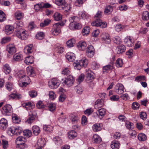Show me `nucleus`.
<instances>
[{
  "label": "nucleus",
  "mask_w": 149,
  "mask_h": 149,
  "mask_svg": "<svg viewBox=\"0 0 149 149\" xmlns=\"http://www.w3.org/2000/svg\"><path fill=\"white\" fill-rule=\"evenodd\" d=\"M111 146L112 149H118L120 147V143L117 141H113L111 142Z\"/></svg>",
  "instance_id": "obj_22"
},
{
  "label": "nucleus",
  "mask_w": 149,
  "mask_h": 149,
  "mask_svg": "<svg viewBox=\"0 0 149 149\" xmlns=\"http://www.w3.org/2000/svg\"><path fill=\"white\" fill-rule=\"evenodd\" d=\"M49 98L52 100H54L56 97V94L53 91H50L49 92Z\"/></svg>",
  "instance_id": "obj_60"
},
{
  "label": "nucleus",
  "mask_w": 149,
  "mask_h": 149,
  "mask_svg": "<svg viewBox=\"0 0 149 149\" xmlns=\"http://www.w3.org/2000/svg\"><path fill=\"white\" fill-rule=\"evenodd\" d=\"M104 105V101L102 99H98L95 102L94 107L96 109H98Z\"/></svg>",
  "instance_id": "obj_15"
},
{
  "label": "nucleus",
  "mask_w": 149,
  "mask_h": 149,
  "mask_svg": "<svg viewBox=\"0 0 149 149\" xmlns=\"http://www.w3.org/2000/svg\"><path fill=\"white\" fill-rule=\"evenodd\" d=\"M54 141L55 143L58 145H61L62 143V140L59 137H56L54 138Z\"/></svg>",
  "instance_id": "obj_47"
},
{
  "label": "nucleus",
  "mask_w": 149,
  "mask_h": 149,
  "mask_svg": "<svg viewBox=\"0 0 149 149\" xmlns=\"http://www.w3.org/2000/svg\"><path fill=\"white\" fill-rule=\"evenodd\" d=\"M3 72L6 74H9L11 71V68L8 64L4 65L3 66Z\"/></svg>",
  "instance_id": "obj_24"
},
{
  "label": "nucleus",
  "mask_w": 149,
  "mask_h": 149,
  "mask_svg": "<svg viewBox=\"0 0 149 149\" xmlns=\"http://www.w3.org/2000/svg\"><path fill=\"white\" fill-rule=\"evenodd\" d=\"M16 76L22 81L28 82V83L30 81V79L28 76L26 75L24 70H21L17 72Z\"/></svg>",
  "instance_id": "obj_2"
},
{
  "label": "nucleus",
  "mask_w": 149,
  "mask_h": 149,
  "mask_svg": "<svg viewBox=\"0 0 149 149\" xmlns=\"http://www.w3.org/2000/svg\"><path fill=\"white\" fill-rule=\"evenodd\" d=\"M93 26L100 27L101 28H105L107 26V24L105 22H102L101 20H95L91 23Z\"/></svg>",
  "instance_id": "obj_6"
},
{
  "label": "nucleus",
  "mask_w": 149,
  "mask_h": 149,
  "mask_svg": "<svg viewBox=\"0 0 149 149\" xmlns=\"http://www.w3.org/2000/svg\"><path fill=\"white\" fill-rule=\"evenodd\" d=\"M110 100L112 101H116L119 99V96L117 95H112L110 97Z\"/></svg>",
  "instance_id": "obj_61"
},
{
  "label": "nucleus",
  "mask_w": 149,
  "mask_h": 149,
  "mask_svg": "<svg viewBox=\"0 0 149 149\" xmlns=\"http://www.w3.org/2000/svg\"><path fill=\"white\" fill-rule=\"evenodd\" d=\"M124 42L126 46L130 47L134 45V40L132 37L127 36L124 39Z\"/></svg>",
  "instance_id": "obj_9"
},
{
  "label": "nucleus",
  "mask_w": 149,
  "mask_h": 149,
  "mask_svg": "<svg viewBox=\"0 0 149 149\" xmlns=\"http://www.w3.org/2000/svg\"><path fill=\"white\" fill-rule=\"evenodd\" d=\"M12 109V107L10 105L7 104L3 107L1 111L3 115H6L8 113L11 111Z\"/></svg>",
  "instance_id": "obj_11"
},
{
  "label": "nucleus",
  "mask_w": 149,
  "mask_h": 149,
  "mask_svg": "<svg viewBox=\"0 0 149 149\" xmlns=\"http://www.w3.org/2000/svg\"><path fill=\"white\" fill-rule=\"evenodd\" d=\"M113 10L112 7L110 5H109L106 6L104 12L105 14L109 15L110 14L112 13Z\"/></svg>",
  "instance_id": "obj_30"
},
{
  "label": "nucleus",
  "mask_w": 149,
  "mask_h": 149,
  "mask_svg": "<svg viewBox=\"0 0 149 149\" xmlns=\"http://www.w3.org/2000/svg\"><path fill=\"white\" fill-rule=\"evenodd\" d=\"M125 50V46L124 45H121L117 47L116 50L117 54H120L124 52Z\"/></svg>",
  "instance_id": "obj_26"
},
{
  "label": "nucleus",
  "mask_w": 149,
  "mask_h": 149,
  "mask_svg": "<svg viewBox=\"0 0 149 149\" xmlns=\"http://www.w3.org/2000/svg\"><path fill=\"white\" fill-rule=\"evenodd\" d=\"M115 64L117 68L122 67L123 64L122 59L120 58H118L116 60Z\"/></svg>",
  "instance_id": "obj_34"
},
{
  "label": "nucleus",
  "mask_w": 149,
  "mask_h": 149,
  "mask_svg": "<svg viewBox=\"0 0 149 149\" xmlns=\"http://www.w3.org/2000/svg\"><path fill=\"white\" fill-rule=\"evenodd\" d=\"M22 106L23 107H25L27 110L32 109L33 107V104L30 102L23 103Z\"/></svg>",
  "instance_id": "obj_25"
},
{
  "label": "nucleus",
  "mask_w": 149,
  "mask_h": 149,
  "mask_svg": "<svg viewBox=\"0 0 149 149\" xmlns=\"http://www.w3.org/2000/svg\"><path fill=\"white\" fill-rule=\"evenodd\" d=\"M51 20L48 19H45L44 21L40 24V26L41 27H44L48 25L51 22Z\"/></svg>",
  "instance_id": "obj_49"
},
{
  "label": "nucleus",
  "mask_w": 149,
  "mask_h": 149,
  "mask_svg": "<svg viewBox=\"0 0 149 149\" xmlns=\"http://www.w3.org/2000/svg\"><path fill=\"white\" fill-rule=\"evenodd\" d=\"M29 96L32 98L36 97L37 95V92L34 90L29 91Z\"/></svg>",
  "instance_id": "obj_63"
},
{
  "label": "nucleus",
  "mask_w": 149,
  "mask_h": 149,
  "mask_svg": "<svg viewBox=\"0 0 149 149\" xmlns=\"http://www.w3.org/2000/svg\"><path fill=\"white\" fill-rule=\"evenodd\" d=\"M6 18L5 13L2 11L0 10V22H2L5 21Z\"/></svg>",
  "instance_id": "obj_42"
},
{
  "label": "nucleus",
  "mask_w": 149,
  "mask_h": 149,
  "mask_svg": "<svg viewBox=\"0 0 149 149\" xmlns=\"http://www.w3.org/2000/svg\"><path fill=\"white\" fill-rule=\"evenodd\" d=\"M34 62V58L32 56H28L25 58L24 63L27 65L32 64Z\"/></svg>",
  "instance_id": "obj_23"
},
{
  "label": "nucleus",
  "mask_w": 149,
  "mask_h": 149,
  "mask_svg": "<svg viewBox=\"0 0 149 149\" xmlns=\"http://www.w3.org/2000/svg\"><path fill=\"white\" fill-rule=\"evenodd\" d=\"M14 30V27L11 25H6L5 27V33L6 35H9L12 33Z\"/></svg>",
  "instance_id": "obj_18"
},
{
  "label": "nucleus",
  "mask_w": 149,
  "mask_h": 149,
  "mask_svg": "<svg viewBox=\"0 0 149 149\" xmlns=\"http://www.w3.org/2000/svg\"><path fill=\"white\" fill-rule=\"evenodd\" d=\"M44 37V34L43 32H39L36 35L37 39L39 40L42 39Z\"/></svg>",
  "instance_id": "obj_50"
},
{
  "label": "nucleus",
  "mask_w": 149,
  "mask_h": 149,
  "mask_svg": "<svg viewBox=\"0 0 149 149\" xmlns=\"http://www.w3.org/2000/svg\"><path fill=\"white\" fill-rule=\"evenodd\" d=\"M54 17L55 20L59 21L62 19V15L59 13H55L54 15Z\"/></svg>",
  "instance_id": "obj_38"
},
{
  "label": "nucleus",
  "mask_w": 149,
  "mask_h": 149,
  "mask_svg": "<svg viewBox=\"0 0 149 149\" xmlns=\"http://www.w3.org/2000/svg\"><path fill=\"white\" fill-rule=\"evenodd\" d=\"M74 82V79L73 76L71 75L68 76L64 80L63 83L68 87L72 85Z\"/></svg>",
  "instance_id": "obj_10"
},
{
  "label": "nucleus",
  "mask_w": 149,
  "mask_h": 149,
  "mask_svg": "<svg viewBox=\"0 0 149 149\" xmlns=\"http://www.w3.org/2000/svg\"><path fill=\"white\" fill-rule=\"evenodd\" d=\"M43 128L45 130L49 132L52 131L53 127L49 125H45Z\"/></svg>",
  "instance_id": "obj_53"
},
{
  "label": "nucleus",
  "mask_w": 149,
  "mask_h": 149,
  "mask_svg": "<svg viewBox=\"0 0 149 149\" xmlns=\"http://www.w3.org/2000/svg\"><path fill=\"white\" fill-rule=\"evenodd\" d=\"M113 40L115 43L117 45L120 44L122 42L121 39L118 36H115L113 38Z\"/></svg>",
  "instance_id": "obj_44"
},
{
  "label": "nucleus",
  "mask_w": 149,
  "mask_h": 149,
  "mask_svg": "<svg viewBox=\"0 0 149 149\" xmlns=\"http://www.w3.org/2000/svg\"><path fill=\"white\" fill-rule=\"evenodd\" d=\"M75 43V40L73 38L69 40L66 42L67 46L69 47H73Z\"/></svg>",
  "instance_id": "obj_35"
},
{
  "label": "nucleus",
  "mask_w": 149,
  "mask_h": 149,
  "mask_svg": "<svg viewBox=\"0 0 149 149\" xmlns=\"http://www.w3.org/2000/svg\"><path fill=\"white\" fill-rule=\"evenodd\" d=\"M35 119V116L33 115L29 114V117L28 119L26 121V122L28 124H31L32 123L33 121Z\"/></svg>",
  "instance_id": "obj_45"
},
{
  "label": "nucleus",
  "mask_w": 149,
  "mask_h": 149,
  "mask_svg": "<svg viewBox=\"0 0 149 149\" xmlns=\"http://www.w3.org/2000/svg\"><path fill=\"white\" fill-rule=\"evenodd\" d=\"M73 65L75 69L79 70L81 68V66L84 65V60H81L79 61V62L77 63L74 62Z\"/></svg>",
  "instance_id": "obj_19"
},
{
  "label": "nucleus",
  "mask_w": 149,
  "mask_h": 149,
  "mask_svg": "<svg viewBox=\"0 0 149 149\" xmlns=\"http://www.w3.org/2000/svg\"><path fill=\"white\" fill-rule=\"evenodd\" d=\"M68 138L71 139H74L77 137V133L73 130L70 131L68 132Z\"/></svg>",
  "instance_id": "obj_28"
},
{
  "label": "nucleus",
  "mask_w": 149,
  "mask_h": 149,
  "mask_svg": "<svg viewBox=\"0 0 149 149\" xmlns=\"http://www.w3.org/2000/svg\"><path fill=\"white\" fill-rule=\"evenodd\" d=\"M11 40V38L9 37H5L2 38L1 42L2 44L6 43L9 42Z\"/></svg>",
  "instance_id": "obj_41"
},
{
  "label": "nucleus",
  "mask_w": 149,
  "mask_h": 149,
  "mask_svg": "<svg viewBox=\"0 0 149 149\" xmlns=\"http://www.w3.org/2000/svg\"><path fill=\"white\" fill-rule=\"evenodd\" d=\"M124 88L122 84L118 83L114 87L115 91L118 94L120 95L124 92Z\"/></svg>",
  "instance_id": "obj_8"
},
{
  "label": "nucleus",
  "mask_w": 149,
  "mask_h": 149,
  "mask_svg": "<svg viewBox=\"0 0 149 149\" xmlns=\"http://www.w3.org/2000/svg\"><path fill=\"white\" fill-rule=\"evenodd\" d=\"M100 125V124L99 123L94 124L92 127L93 131L96 132L100 131L102 129V127Z\"/></svg>",
  "instance_id": "obj_29"
},
{
  "label": "nucleus",
  "mask_w": 149,
  "mask_h": 149,
  "mask_svg": "<svg viewBox=\"0 0 149 149\" xmlns=\"http://www.w3.org/2000/svg\"><path fill=\"white\" fill-rule=\"evenodd\" d=\"M28 74L31 77H34L36 74L34 71L33 68L31 66H29L26 68Z\"/></svg>",
  "instance_id": "obj_17"
},
{
  "label": "nucleus",
  "mask_w": 149,
  "mask_h": 149,
  "mask_svg": "<svg viewBox=\"0 0 149 149\" xmlns=\"http://www.w3.org/2000/svg\"><path fill=\"white\" fill-rule=\"evenodd\" d=\"M6 50L10 54H13L16 52V49L14 44H10L7 46Z\"/></svg>",
  "instance_id": "obj_12"
},
{
  "label": "nucleus",
  "mask_w": 149,
  "mask_h": 149,
  "mask_svg": "<svg viewBox=\"0 0 149 149\" xmlns=\"http://www.w3.org/2000/svg\"><path fill=\"white\" fill-rule=\"evenodd\" d=\"M102 12L100 11H98L95 15L94 18L95 20H101L100 18L102 17Z\"/></svg>",
  "instance_id": "obj_54"
},
{
  "label": "nucleus",
  "mask_w": 149,
  "mask_h": 149,
  "mask_svg": "<svg viewBox=\"0 0 149 149\" xmlns=\"http://www.w3.org/2000/svg\"><path fill=\"white\" fill-rule=\"evenodd\" d=\"M65 57L66 59L69 62L74 61L76 58L75 54L73 53L70 52H68L66 54Z\"/></svg>",
  "instance_id": "obj_14"
},
{
  "label": "nucleus",
  "mask_w": 149,
  "mask_h": 149,
  "mask_svg": "<svg viewBox=\"0 0 149 149\" xmlns=\"http://www.w3.org/2000/svg\"><path fill=\"white\" fill-rule=\"evenodd\" d=\"M86 71L87 73L86 74V80L89 81L92 80L94 79V76L91 74V70H88V71H87V70H86Z\"/></svg>",
  "instance_id": "obj_31"
},
{
  "label": "nucleus",
  "mask_w": 149,
  "mask_h": 149,
  "mask_svg": "<svg viewBox=\"0 0 149 149\" xmlns=\"http://www.w3.org/2000/svg\"><path fill=\"white\" fill-rule=\"evenodd\" d=\"M15 18L16 19L19 20L23 18L24 14L20 11H17L15 14Z\"/></svg>",
  "instance_id": "obj_32"
},
{
  "label": "nucleus",
  "mask_w": 149,
  "mask_h": 149,
  "mask_svg": "<svg viewBox=\"0 0 149 149\" xmlns=\"http://www.w3.org/2000/svg\"><path fill=\"white\" fill-rule=\"evenodd\" d=\"M9 99H19L22 98V96L21 95L17 94L15 93H12L10 94L9 96Z\"/></svg>",
  "instance_id": "obj_27"
},
{
  "label": "nucleus",
  "mask_w": 149,
  "mask_h": 149,
  "mask_svg": "<svg viewBox=\"0 0 149 149\" xmlns=\"http://www.w3.org/2000/svg\"><path fill=\"white\" fill-rule=\"evenodd\" d=\"M61 24L59 22L54 24L53 28L51 31L52 34L54 36L58 35L61 32L60 27Z\"/></svg>",
  "instance_id": "obj_3"
},
{
  "label": "nucleus",
  "mask_w": 149,
  "mask_h": 149,
  "mask_svg": "<svg viewBox=\"0 0 149 149\" xmlns=\"http://www.w3.org/2000/svg\"><path fill=\"white\" fill-rule=\"evenodd\" d=\"M24 135L26 137H29L32 134L31 132L29 129H26L23 131Z\"/></svg>",
  "instance_id": "obj_51"
},
{
  "label": "nucleus",
  "mask_w": 149,
  "mask_h": 149,
  "mask_svg": "<svg viewBox=\"0 0 149 149\" xmlns=\"http://www.w3.org/2000/svg\"><path fill=\"white\" fill-rule=\"evenodd\" d=\"M98 115L100 118V116L102 117L104 116L106 114V110L104 108H101L97 111Z\"/></svg>",
  "instance_id": "obj_43"
},
{
  "label": "nucleus",
  "mask_w": 149,
  "mask_h": 149,
  "mask_svg": "<svg viewBox=\"0 0 149 149\" xmlns=\"http://www.w3.org/2000/svg\"><path fill=\"white\" fill-rule=\"evenodd\" d=\"M93 111V110L91 108H90L86 109L84 111V114L89 116L91 115Z\"/></svg>",
  "instance_id": "obj_62"
},
{
  "label": "nucleus",
  "mask_w": 149,
  "mask_h": 149,
  "mask_svg": "<svg viewBox=\"0 0 149 149\" xmlns=\"http://www.w3.org/2000/svg\"><path fill=\"white\" fill-rule=\"evenodd\" d=\"M146 80V77L144 76H139L136 77L135 81L139 82L141 81H145Z\"/></svg>",
  "instance_id": "obj_56"
},
{
  "label": "nucleus",
  "mask_w": 149,
  "mask_h": 149,
  "mask_svg": "<svg viewBox=\"0 0 149 149\" xmlns=\"http://www.w3.org/2000/svg\"><path fill=\"white\" fill-rule=\"evenodd\" d=\"M101 37L103 40L106 42L108 43H110L111 42L109 35L106 32L102 33L101 35Z\"/></svg>",
  "instance_id": "obj_16"
},
{
  "label": "nucleus",
  "mask_w": 149,
  "mask_h": 149,
  "mask_svg": "<svg viewBox=\"0 0 149 149\" xmlns=\"http://www.w3.org/2000/svg\"><path fill=\"white\" fill-rule=\"evenodd\" d=\"M59 85L60 81L57 79H53L48 82V85L52 89L56 88Z\"/></svg>",
  "instance_id": "obj_4"
},
{
  "label": "nucleus",
  "mask_w": 149,
  "mask_h": 149,
  "mask_svg": "<svg viewBox=\"0 0 149 149\" xmlns=\"http://www.w3.org/2000/svg\"><path fill=\"white\" fill-rule=\"evenodd\" d=\"M16 26L15 27V28L17 29V31L23 30L22 29L23 26V23L22 22L20 21H17L16 23Z\"/></svg>",
  "instance_id": "obj_40"
},
{
  "label": "nucleus",
  "mask_w": 149,
  "mask_h": 149,
  "mask_svg": "<svg viewBox=\"0 0 149 149\" xmlns=\"http://www.w3.org/2000/svg\"><path fill=\"white\" fill-rule=\"evenodd\" d=\"M12 120L13 123H15L18 124L21 122L20 118L16 116L13 117Z\"/></svg>",
  "instance_id": "obj_55"
},
{
  "label": "nucleus",
  "mask_w": 149,
  "mask_h": 149,
  "mask_svg": "<svg viewBox=\"0 0 149 149\" xmlns=\"http://www.w3.org/2000/svg\"><path fill=\"white\" fill-rule=\"evenodd\" d=\"M8 127L7 120L5 118H2L0 120V128L2 130H5Z\"/></svg>",
  "instance_id": "obj_13"
},
{
  "label": "nucleus",
  "mask_w": 149,
  "mask_h": 149,
  "mask_svg": "<svg viewBox=\"0 0 149 149\" xmlns=\"http://www.w3.org/2000/svg\"><path fill=\"white\" fill-rule=\"evenodd\" d=\"M124 28V26L120 24L117 25L115 27V29L117 32H119L122 31Z\"/></svg>",
  "instance_id": "obj_64"
},
{
  "label": "nucleus",
  "mask_w": 149,
  "mask_h": 149,
  "mask_svg": "<svg viewBox=\"0 0 149 149\" xmlns=\"http://www.w3.org/2000/svg\"><path fill=\"white\" fill-rule=\"evenodd\" d=\"M33 45L30 44L26 46L24 49V52L27 54L32 53L33 51Z\"/></svg>",
  "instance_id": "obj_21"
},
{
  "label": "nucleus",
  "mask_w": 149,
  "mask_h": 149,
  "mask_svg": "<svg viewBox=\"0 0 149 149\" xmlns=\"http://www.w3.org/2000/svg\"><path fill=\"white\" fill-rule=\"evenodd\" d=\"M113 68V65H107L104 66L103 68V72H106L112 69Z\"/></svg>",
  "instance_id": "obj_52"
},
{
  "label": "nucleus",
  "mask_w": 149,
  "mask_h": 149,
  "mask_svg": "<svg viewBox=\"0 0 149 149\" xmlns=\"http://www.w3.org/2000/svg\"><path fill=\"white\" fill-rule=\"evenodd\" d=\"M55 3L57 5L62 6L65 3V0H55Z\"/></svg>",
  "instance_id": "obj_59"
},
{
  "label": "nucleus",
  "mask_w": 149,
  "mask_h": 149,
  "mask_svg": "<svg viewBox=\"0 0 149 149\" xmlns=\"http://www.w3.org/2000/svg\"><path fill=\"white\" fill-rule=\"evenodd\" d=\"M69 20L70 23L69 25L70 29L72 30L79 29L81 28V25L77 22L79 21V19L77 17H70Z\"/></svg>",
  "instance_id": "obj_1"
},
{
  "label": "nucleus",
  "mask_w": 149,
  "mask_h": 149,
  "mask_svg": "<svg viewBox=\"0 0 149 149\" xmlns=\"http://www.w3.org/2000/svg\"><path fill=\"white\" fill-rule=\"evenodd\" d=\"M142 18L144 20H147L149 18V15L148 12L147 11H145L142 13Z\"/></svg>",
  "instance_id": "obj_39"
},
{
  "label": "nucleus",
  "mask_w": 149,
  "mask_h": 149,
  "mask_svg": "<svg viewBox=\"0 0 149 149\" xmlns=\"http://www.w3.org/2000/svg\"><path fill=\"white\" fill-rule=\"evenodd\" d=\"M62 8L66 12L68 11L70 8V6L69 4H67L65 2L64 4L62 6Z\"/></svg>",
  "instance_id": "obj_57"
},
{
  "label": "nucleus",
  "mask_w": 149,
  "mask_h": 149,
  "mask_svg": "<svg viewBox=\"0 0 149 149\" xmlns=\"http://www.w3.org/2000/svg\"><path fill=\"white\" fill-rule=\"evenodd\" d=\"M95 53V50L93 47L91 45H89L86 50V53L87 56L89 58L93 57Z\"/></svg>",
  "instance_id": "obj_7"
},
{
  "label": "nucleus",
  "mask_w": 149,
  "mask_h": 149,
  "mask_svg": "<svg viewBox=\"0 0 149 149\" xmlns=\"http://www.w3.org/2000/svg\"><path fill=\"white\" fill-rule=\"evenodd\" d=\"M32 130L33 133L35 135H38L40 132V128L37 126H33L32 128Z\"/></svg>",
  "instance_id": "obj_33"
},
{
  "label": "nucleus",
  "mask_w": 149,
  "mask_h": 149,
  "mask_svg": "<svg viewBox=\"0 0 149 149\" xmlns=\"http://www.w3.org/2000/svg\"><path fill=\"white\" fill-rule=\"evenodd\" d=\"M13 59L15 61H20L23 59L22 56L21 54H15L13 56Z\"/></svg>",
  "instance_id": "obj_37"
},
{
  "label": "nucleus",
  "mask_w": 149,
  "mask_h": 149,
  "mask_svg": "<svg viewBox=\"0 0 149 149\" xmlns=\"http://www.w3.org/2000/svg\"><path fill=\"white\" fill-rule=\"evenodd\" d=\"M93 139L94 142L96 143H99L101 141V139L99 136L96 134L93 135Z\"/></svg>",
  "instance_id": "obj_36"
},
{
  "label": "nucleus",
  "mask_w": 149,
  "mask_h": 149,
  "mask_svg": "<svg viewBox=\"0 0 149 149\" xmlns=\"http://www.w3.org/2000/svg\"><path fill=\"white\" fill-rule=\"evenodd\" d=\"M45 144V141L44 139H39L37 143V145L36 147L37 148H42L44 147Z\"/></svg>",
  "instance_id": "obj_20"
},
{
  "label": "nucleus",
  "mask_w": 149,
  "mask_h": 149,
  "mask_svg": "<svg viewBox=\"0 0 149 149\" xmlns=\"http://www.w3.org/2000/svg\"><path fill=\"white\" fill-rule=\"evenodd\" d=\"M146 136L144 134L141 133L138 135V139L141 141H144L146 140Z\"/></svg>",
  "instance_id": "obj_48"
},
{
  "label": "nucleus",
  "mask_w": 149,
  "mask_h": 149,
  "mask_svg": "<svg viewBox=\"0 0 149 149\" xmlns=\"http://www.w3.org/2000/svg\"><path fill=\"white\" fill-rule=\"evenodd\" d=\"M77 47L79 50L83 51L84 49V42L81 41L77 44Z\"/></svg>",
  "instance_id": "obj_46"
},
{
  "label": "nucleus",
  "mask_w": 149,
  "mask_h": 149,
  "mask_svg": "<svg viewBox=\"0 0 149 149\" xmlns=\"http://www.w3.org/2000/svg\"><path fill=\"white\" fill-rule=\"evenodd\" d=\"M70 70L68 68H65L62 72V74L64 75H68L70 74Z\"/></svg>",
  "instance_id": "obj_58"
},
{
  "label": "nucleus",
  "mask_w": 149,
  "mask_h": 149,
  "mask_svg": "<svg viewBox=\"0 0 149 149\" xmlns=\"http://www.w3.org/2000/svg\"><path fill=\"white\" fill-rule=\"evenodd\" d=\"M16 32V36L19 38L23 40L27 38L28 35L26 31L23 30H20L17 31Z\"/></svg>",
  "instance_id": "obj_5"
}]
</instances>
